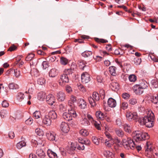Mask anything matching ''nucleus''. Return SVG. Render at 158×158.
I'll list each match as a JSON object with an SVG mask.
<instances>
[{
	"instance_id": "nucleus-11",
	"label": "nucleus",
	"mask_w": 158,
	"mask_h": 158,
	"mask_svg": "<svg viewBox=\"0 0 158 158\" xmlns=\"http://www.w3.org/2000/svg\"><path fill=\"white\" fill-rule=\"evenodd\" d=\"M57 100L60 102L63 101L66 98V95L63 92L60 91L58 92L56 95Z\"/></svg>"
},
{
	"instance_id": "nucleus-38",
	"label": "nucleus",
	"mask_w": 158,
	"mask_h": 158,
	"mask_svg": "<svg viewBox=\"0 0 158 158\" xmlns=\"http://www.w3.org/2000/svg\"><path fill=\"white\" fill-rule=\"evenodd\" d=\"M151 83L153 88H158V81L156 80H153L151 81Z\"/></svg>"
},
{
	"instance_id": "nucleus-33",
	"label": "nucleus",
	"mask_w": 158,
	"mask_h": 158,
	"mask_svg": "<svg viewBox=\"0 0 158 158\" xmlns=\"http://www.w3.org/2000/svg\"><path fill=\"white\" fill-rule=\"evenodd\" d=\"M92 123L94 124L95 127L98 130L101 129V123L99 121H95L94 120H93V122Z\"/></svg>"
},
{
	"instance_id": "nucleus-32",
	"label": "nucleus",
	"mask_w": 158,
	"mask_h": 158,
	"mask_svg": "<svg viewBox=\"0 0 158 158\" xmlns=\"http://www.w3.org/2000/svg\"><path fill=\"white\" fill-rule=\"evenodd\" d=\"M8 87L10 89H16L19 88V86L17 84L13 83H11L8 85Z\"/></svg>"
},
{
	"instance_id": "nucleus-37",
	"label": "nucleus",
	"mask_w": 158,
	"mask_h": 158,
	"mask_svg": "<svg viewBox=\"0 0 158 158\" xmlns=\"http://www.w3.org/2000/svg\"><path fill=\"white\" fill-rule=\"evenodd\" d=\"M17 99L19 102L21 101L24 98V95L23 93H19L17 95Z\"/></svg>"
},
{
	"instance_id": "nucleus-10",
	"label": "nucleus",
	"mask_w": 158,
	"mask_h": 158,
	"mask_svg": "<svg viewBox=\"0 0 158 158\" xmlns=\"http://www.w3.org/2000/svg\"><path fill=\"white\" fill-rule=\"evenodd\" d=\"M69 76L65 74H62L60 77V80L62 82L60 81L59 82L60 85H62L63 84L68 83L69 81Z\"/></svg>"
},
{
	"instance_id": "nucleus-6",
	"label": "nucleus",
	"mask_w": 158,
	"mask_h": 158,
	"mask_svg": "<svg viewBox=\"0 0 158 158\" xmlns=\"http://www.w3.org/2000/svg\"><path fill=\"white\" fill-rule=\"evenodd\" d=\"M147 148L145 150V153L148 155H151L152 154L155 158H158V152H156L153 154L151 148V145L148 146V143H147Z\"/></svg>"
},
{
	"instance_id": "nucleus-27",
	"label": "nucleus",
	"mask_w": 158,
	"mask_h": 158,
	"mask_svg": "<svg viewBox=\"0 0 158 158\" xmlns=\"http://www.w3.org/2000/svg\"><path fill=\"white\" fill-rule=\"evenodd\" d=\"M103 154L107 158H113L114 156L113 153L109 151H104Z\"/></svg>"
},
{
	"instance_id": "nucleus-34",
	"label": "nucleus",
	"mask_w": 158,
	"mask_h": 158,
	"mask_svg": "<svg viewBox=\"0 0 158 158\" xmlns=\"http://www.w3.org/2000/svg\"><path fill=\"white\" fill-rule=\"evenodd\" d=\"M33 117L35 119H38L41 117V114L39 110L35 111L33 114Z\"/></svg>"
},
{
	"instance_id": "nucleus-18",
	"label": "nucleus",
	"mask_w": 158,
	"mask_h": 158,
	"mask_svg": "<svg viewBox=\"0 0 158 158\" xmlns=\"http://www.w3.org/2000/svg\"><path fill=\"white\" fill-rule=\"evenodd\" d=\"M82 119L80 121L81 123L83 126H86L89 124V121L87 120L86 116L85 115L82 116Z\"/></svg>"
},
{
	"instance_id": "nucleus-57",
	"label": "nucleus",
	"mask_w": 158,
	"mask_h": 158,
	"mask_svg": "<svg viewBox=\"0 0 158 158\" xmlns=\"http://www.w3.org/2000/svg\"><path fill=\"white\" fill-rule=\"evenodd\" d=\"M14 73L15 76L16 78L19 77L20 75V72L19 70L16 69L15 70Z\"/></svg>"
},
{
	"instance_id": "nucleus-48",
	"label": "nucleus",
	"mask_w": 158,
	"mask_h": 158,
	"mask_svg": "<svg viewBox=\"0 0 158 158\" xmlns=\"http://www.w3.org/2000/svg\"><path fill=\"white\" fill-rule=\"evenodd\" d=\"M78 88L81 92L84 93L86 91V89L85 87L82 85L80 84L77 85Z\"/></svg>"
},
{
	"instance_id": "nucleus-16",
	"label": "nucleus",
	"mask_w": 158,
	"mask_h": 158,
	"mask_svg": "<svg viewBox=\"0 0 158 158\" xmlns=\"http://www.w3.org/2000/svg\"><path fill=\"white\" fill-rule=\"evenodd\" d=\"M52 122L51 118L48 115H45L43 119V123L47 126H49Z\"/></svg>"
},
{
	"instance_id": "nucleus-15",
	"label": "nucleus",
	"mask_w": 158,
	"mask_h": 158,
	"mask_svg": "<svg viewBox=\"0 0 158 158\" xmlns=\"http://www.w3.org/2000/svg\"><path fill=\"white\" fill-rule=\"evenodd\" d=\"M55 133L53 132L48 131L46 133V136L48 139L50 141H53L55 140Z\"/></svg>"
},
{
	"instance_id": "nucleus-54",
	"label": "nucleus",
	"mask_w": 158,
	"mask_h": 158,
	"mask_svg": "<svg viewBox=\"0 0 158 158\" xmlns=\"http://www.w3.org/2000/svg\"><path fill=\"white\" fill-rule=\"evenodd\" d=\"M129 104L132 105H134L137 103V100L135 98H131L129 101Z\"/></svg>"
},
{
	"instance_id": "nucleus-26",
	"label": "nucleus",
	"mask_w": 158,
	"mask_h": 158,
	"mask_svg": "<svg viewBox=\"0 0 158 158\" xmlns=\"http://www.w3.org/2000/svg\"><path fill=\"white\" fill-rule=\"evenodd\" d=\"M117 68L114 66H111L109 68V72L113 76H115L116 75Z\"/></svg>"
},
{
	"instance_id": "nucleus-50",
	"label": "nucleus",
	"mask_w": 158,
	"mask_h": 158,
	"mask_svg": "<svg viewBox=\"0 0 158 158\" xmlns=\"http://www.w3.org/2000/svg\"><path fill=\"white\" fill-rule=\"evenodd\" d=\"M92 52L90 51H85L82 54L84 57H88L92 54Z\"/></svg>"
},
{
	"instance_id": "nucleus-9",
	"label": "nucleus",
	"mask_w": 158,
	"mask_h": 158,
	"mask_svg": "<svg viewBox=\"0 0 158 158\" xmlns=\"http://www.w3.org/2000/svg\"><path fill=\"white\" fill-rule=\"evenodd\" d=\"M134 138L136 141H141L142 140V137L141 136V132L139 131H135L132 134Z\"/></svg>"
},
{
	"instance_id": "nucleus-7",
	"label": "nucleus",
	"mask_w": 158,
	"mask_h": 158,
	"mask_svg": "<svg viewBox=\"0 0 158 158\" xmlns=\"http://www.w3.org/2000/svg\"><path fill=\"white\" fill-rule=\"evenodd\" d=\"M81 81L83 83H86L90 80V76L87 73H83L81 75Z\"/></svg>"
},
{
	"instance_id": "nucleus-47",
	"label": "nucleus",
	"mask_w": 158,
	"mask_h": 158,
	"mask_svg": "<svg viewBox=\"0 0 158 158\" xmlns=\"http://www.w3.org/2000/svg\"><path fill=\"white\" fill-rule=\"evenodd\" d=\"M34 56V54L33 53L29 54L26 57L25 60L26 61L31 60L33 58Z\"/></svg>"
},
{
	"instance_id": "nucleus-41",
	"label": "nucleus",
	"mask_w": 158,
	"mask_h": 158,
	"mask_svg": "<svg viewBox=\"0 0 158 158\" xmlns=\"http://www.w3.org/2000/svg\"><path fill=\"white\" fill-rule=\"evenodd\" d=\"M36 134L39 136H43L44 134L43 131L39 128H37L35 130Z\"/></svg>"
},
{
	"instance_id": "nucleus-8",
	"label": "nucleus",
	"mask_w": 158,
	"mask_h": 158,
	"mask_svg": "<svg viewBox=\"0 0 158 158\" xmlns=\"http://www.w3.org/2000/svg\"><path fill=\"white\" fill-rule=\"evenodd\" d=\"M47 103L49 105L52 106L56 103V99L54 96L52 94L48 95L46 98Z\"/></svg>"
},
{
	"instance_id": "nucleus-36",
	"label": "nucleus",
	"mask_w": 158,
	"mask_h": 158,
	"mask_svg": "<svg viewBox=\"0 0 158 158\" xmlns=\"http://www.w3.org/2000/svg\"><path fill=\"white\" fill-rule=\"evenodd\" d=\"M89 101L90 104L92 106L94 107L96 106V101L92 97H90L89 98Z\"/></svg>"
},
{
	"instance_id": "nucleus-3",
	"label": "nucleus",
	"mask_w": 158,
	"mask_h": 158,
	"mask_svg": "<svg viewBox=\"0 0 158 158\" xmlns=\"http://www.w3.org/2000/svg\"><path fill=\"white\" fill-rule=\"evenodd\" d=\"M77 116L75 110L72 108L68 110V112L63 113V118L65 120L68 121L72 120L73 118L76 117Z\"/></svg>"
},
{
	"instance_id": "nucleus-19",
	"label": "nucleus",
	"mask_w": 158,
	"mask_h": 158,
	"mask_svg": "<svg viewBox=\"0 0 158 158\" xmlns=\"http://www.w3.org/2000/svg\"><path fill=\"white\" fill-rule=\"evenodd\" d=\"M58 70L55 68L51 69L49 72V76L52 77H55L58 74Z\"/></svg>"
},
{
	"instance_id": "nucleus-25",
	"label": "nucleus",
	"mask_w": 158,
	"mask_h": 158,
	"mask_svg": "<svg viewBox=\"0 0 158 158\" xmlns=\"http://www.w3.org/2000/svg\"><path fill=\"white\" fill-rule=\"evenodd\" d=\"M49 117L53 119H56L57 118V115L56 113L54 110H51L49 112L48 115Z\"/></svg>"
},
{
	"instance_id": "nucleus-53",
	"label": "nucleus",
	"mask_w": 158,
	"mask_h": 158,
	"mask_svg": "<svg viewBox=\"0 0 158 158\" xmlns=\"http://www.w3.org/2000/svg\"><path fill=\"white\" fill-rule=\"evenodd\" d=\"M43 68L44 69H46L49 67L48 62L47 61H44L42 63Z\"/></svg>"
},
{
	"instance_id": "nucleus-55",
	"label": "nucleus",
	"mask_w": 158,
	"mask_h": 158,
	"mask_svg": "<svg viewBox=\"0 0 158 158\" xmlns=\"http://www.w3.org/2000/svg\"><path fill=\"white\" fill-rule=\"evenodd\" d=\"M65 90L68 93L70 94L72 93L73 90L72 88L69 85H67L65 87Z\"/></svg>"
},
{
	"instance_id": "nucleus-4",
	"label": "nucleus",
	"mask_w": 158,
	"mask_h": 158,
	"mask_svg": "<svg viewBox=\"0 0 158 158\" xmlns=\"http://www.w3.org/2000/svg\"><path fill=\"white\" fill-rule=\"evenodd\" d=\"M126 116L127 119L130 121L136 119L139 117V116L136 112H127Z\"/></svg>"
},
{
	"instance_id": "nucleus-45",
	"label": "nucleus",
	"mask_w": 158,
	"mask_h": 158,
	"mask_svg": "<svg viewBox=\"0 0 158 158\" xmlns=\"http://www.w3.org/2000/svg\"><path fill=\"white\" fill-rule=\"evenodd\" d=\"M31 73L32 76L35 77H37L39 75L38 71L35 69H33L31 70Z\"/></svg>"
},
{
	"instance_id": "nucleus-5",
	"label": "nucleus",
	"mask_w": 158,
	"mask_h": 158,
	"mask_svg": "<svg viewBox=\"0 0 158 158\" xmlns=\"http://www.w3.org/2000/svg\"><path fill=\"white\" fill-rule=\"evenodd\" d=\"M60 128L62 132L64 133H67L70 129L69 125L65 122L61 123L60 126Z\"/></svg>"
},
{
	"instance_id": "nucleus-39",
	"label": "nucleus",
	"mask_w": 158,
	"mask_h": 158,
	"mask_svg": "<svg viewBox=\"0 0 158 158\" xmlns=\"http://www.w3.org/2000/svg\"><path fill=\"white\" fill-rule=\"evenodd\" d=\"M141 136L142 137V140L148 139L149 136L148 133L145 132H141Z\"/></svg>"
},
{
	"instance_id": "nucleus-20",
	"label": "nucleus",
	"mask_w": 158,
	"mask_h": 158,
	"mask_svg": "<svg viewBox=\"0 0 158 158\" xmlns=\"http://www.w3.org/2000/svg\"><path fill=\"white\" fill-rule=\"evenodd\" d=\"M79 106L81 109H85L87 107V103L83 99L81 98L79 100Z\"/></svg>"
},
{
	"instance_id": "nucleus-43",
	"label": "nucleus",
	"mask_w": 158,
	"mask_h": 158,
	"mask_svg": "<svg viewBox=\"0 0 158 158\" xmlns=\"http://www.w3.org/2000/svg\"><path fill=\"white\" fill-rule=\"evenodd\" d=\"M129 80L131 82H134L136 80V77L134 74L130 75L129 76Z\"/></svg>"
},
{
	"instance_id": "nucleus-35",
	"label": "nucleus",
	"mask_w": 158,
	"mask_h": 158,
	"mask_svg": "<svg viewBox=\"0 0 158 158\" xmlns=\"http://www.w3.org/2000/svg\"><path fill=\"white\" fill-rule=\"evenodd\" d=\"M37 82L38 84L40 85H44L46 83V80L44 78L41 77L38 79Z\"/></svg>"
},
{
	"instance_id": "nucleus-24",
	"label": "nucleus",
	"mask_w": 158,
	"mask_h": 158,
	"mask_svg": "<svg viewBox=\"0 0 158 158\" xmlns=\"http://www.w3.org/2000/svg\"><path fill=\"white\" fill-rule=\"evenodd\" d=\"M96 116L98 119L101 120L104 119L105 115L101 111H98L96 112Z\"/></svg>"
},
{
	"instance_id": "nucleus-51",
	"label": "nucleus",
	"mask_w": 158,
	"mask_h": 158,
	"mask_svg": "<svg viewBox=\"0 0 158 158\" xmlns=\"http://www.w3.org/2000/svg\"><path fill=\"white\" fill-rule=\"evenodd\" d=\"M95 40L96 42L98 43H106L108 42V41L106 40L102 39H99L98 38H95Z\"/></svg>"
},
{
	"instance_id": "nucleus-59",
	"label": "nucleus",
	"mask_w": 158,
	"mask_h": 158,
	"mask_svg": "<svg viewBox=\"0 0 158 158\" xmlns=\"http://www.w3.org/2000/svg\"><path fill=\"white\" fill-rule=\"evenodd\" d=\"M151 101L153 103L156 104L158 102V98H157L156 96H153L152 98Z\"/></svg>"
},
{
	"instance_id": "nucleus-13",
	"label": "nucleus",
	"mask_w": 158,
	"mask_h": 158,
	"mask_svg": "<svg viewBox=\"0 0 158 158\" xmlns=\"http://www.w3.org/2000/svg\"><path fill=\"white\" fill-rule=\"evenodd\" d=\"M76 101V97L73 95H71L68 101V104L70 107L73 108L74 107V103Z\"/></svg>"
},
{
	"instance_id": "nucleus-61",
	"label": "nucleus",
	"mask_w": 158,
	"mask_h": 158,
	"mask_svg": "<svg viewBox=\"0 0 158 158\" xmlns=\"http://www.w3.org/2000/svg\"><path fill=\"white\" fill-rule=\"evenodd\" d=\"M122 97L123 98L127 99L130 97V95L127 93H124L122 94Z\"/></svg>"
},
{
	"instance_id": "nucleus-23",
	"label": "nucleus",
	"mask_w": 158,
	"mask_h": 158,
	"mask_svg": "<svg viewBox=\"0 0 158 158\" xmlns=\"http://www.w3.org/2000/svg\"><path fill=\"white\" fill-rule=\"evenodd\" d=\"M36 154L40 158H44L45 156V154L44 151L41 148L38 149L36 150Z\"/></svg>"
},
{
	"instance_id": "nucleus-12",
	"label": "nucleus",
	"mask_w": 158,
	"mask_h": 158,
	"mask_svg": "<svg viewBox=\"0 0 158 158\" xmlns=\"http://www.w3.org/2000/svg\"><path fill=\"white\" fill-rule=\"evenodd\" d=\"M133 89L136 94H140L143 92V89L138 84L135 85L134 86Z\"/></svg>"
},
{
	"instance_id": "nucleus-44",
	"label": "nucleus",
	"mask_w": 158,
	"mask_h": 158,
	"mask_svg": "<svg viewBox=\"0 0 158 158\" xmlns=\"http://www.w3.org/2000/svg\"><path fill=\"white\" fill-rule=\"evenodd\" d=\"M92 140L94 143L96 145H98L100 142V139H98L95 136H93L92 138Z\"/></svg>"
},
{
	"instance_id": "nucleus-60",
	"label": "nucleus",
	"mask_w": 158,
	"mask_h": 158,
	"mask_svg": "<svg viewBox=\"0 0 158 158\" xmlns=\"http://www.w3.org/2000/svg\"><path fill=\"white\" fill-rule=\"evenodd\" d=\"M2 106L4 107H7L9 105L8 102L6 100L3 101L2 103Z\"/></svg>"
},
{
	"instance_id": "nucleus-40",
	"label": "nucleus",
	"mask_w": 158,
	"mask_h": 158,
	"mask_svg": "<svg viewBox=\"0 0 158 158\" xmlns=\"http://www.w3.org/2000/svg\"><path fill=\"white\" fill-rule=\"evenodd\" d=\"M92 97L93 98H94V99L97 101H98L100 99L99 95L98 94L95 92H93Z\"/></svg>"
},
{
	"instance_id": "nucleus-63",
	"label": "nucleus",
	"mask_w": 158,
	"mask_h": 158,
	"mask_svg": "<svg viewBox=\"0 0 158 158\" xmlns=\"http://www.w3.org/2000/svg\"><path fill=\"white\" fill-rule=\"evenodd\" d=\"M77 148L79 150H83L85 148V147L84 144H78L77 146Z\"/></svg>"
},
{
	"instance_id": "nucleus-31",
	"label": "nucleus",
	"mask_w": 158,
	"mask_h": 158,
	"mask_svg": "<svg viewBox=\"0 0 158 158\" xmlns=\"http://www.w3.org/2000/svg\"><path fill=\"white\" fill-rule=\"evenodd\" d=\"M86 62L82 60H80L78 61L79 66L82 70H84V67L86 66Z\"/></svg>"
},
{
	"instance_id": "nucleus-46",
	"label": "nucleus",
	"mask_w": 158,
	"mask_h": 158,
	"mask_svg": "<svg viewBox=\"0 0 158 158\" xmlns=\"http://www.w3.org/2000/svg\"><path fill=\"white\" fill-rule=\"evenodd\" d=\"M128 107V104L127 102H123L120 105V107L123 110H126Z\"/></svg>"
},
{
	"instance_id": "nucleus-64",
	"label": "nucleus",
	"mask_w": 158,
	"mask_h": 158,
	"mask_svg": "<svg viewBox=\"0 0 158 158\" xmlns=\"http://www.w3.org/2000/svg\"><path fill=\"white\" fill-rule=\"evenodd\" d=\"M97 80L98 82H102L103 78L102 76L98 75L97 77Z\"/></svg>"
},
{
	"instance_id": "nucleus-58",
	"label": "nucleus",
	"mask_w": 158,
	"mask_h": 158,
	"mask_svg": "<svg viewBox=\"0 0 158 158\" xmlns=\"http://www.w3.org/2000/svg\"><path fill=\"white\" fill-rule=\"evenodd\" d=\"M33 123V119L32 118H29L25 121V123L28 125H30Z\"/></svg>"
},
{
	"instance_id": "nucleus-14",
	"label": "nucleus",
	"mask_w": 158,
	"mask_h": 158,
	"mask_svg": "<svg viewBox=\"0 0 158 158\" xmlns=\"http://www.w3.org/2000/svg\"><path fill=\"white\" fill-rule=\"evenodd\" d=\"M107 104L109 107L111 108H114L116 106V102L114 99L110 98L108 99Z\"/></svg>"
},
{
	"instance_id": "nucleus-42",
	"label": "nucleus",
	"mask_w": 158,
	"mask_h": 158,
	"mask_svg": "<svg viewBox=\"0 0 158 158\" xmlns=\"http://www.w3.org/2000/svg\"><path fill=\"white\" fill-rule=\"evenodd\" d=\"M79 133L81 135L84 136H87L89 134V132L87 131L84 129L80 130Z\"/></svg>"
},
{
	"instance_id": "nucleus-29",
	"label": "nucleus",
	"mask_w": 158,
	"mask_h": 158,
	"mask_svg": "<svg viewBox=\"0 0 158 158\" xmlns=\"http://www.w3.org/2000/svg\"><path fill=\"white\" fill-rule=\"evenodd\" d=\"M115 132L117 135L119 137H122L124 135V132L120 129H116L115 130Z\"/></svg>"
},
{
	"instance_id": "nucleus-17",
	"label": "nucleus",
	"mask_w": 158,
	"mask_h": 158,
	"mask_svg": "<svg viewBox=\"0 0 158 158\" xmlns=\"http://www.w3.org/2000/svg\"><path fill=\"white\" fill-rule=\"evenodd\" d=\"M123 127L124 130L126 132L130 133L132 131V127L130 124L125 123L123 125Z\"/></svg>"
},
{
	"instance_id": "nucleus-21",
	"label": "nucleus",
	"mask_w": 158,
	"mask_h": 158,
	"mask_svg": "<svg viewBox=\"0 0 158 158\" xmlns=\"http://www.w3.org/2000/svg\"><path fill=\"white\" fill-rule=\"evenodd\" d=\"M138 85L143 89H146L148 87V83L145 80H140L139 81V84Z\"/></svg>"
},
{
	"instance_id": "nucleus-49",
	"label": "nucleus",
	"mask_w": 158,
	"mask_h": 158,
	"mask_svg": "<svg viewBox=\"0 0 158 158\" xmlns=\"http://www.w3.org/2000/svg\"><path fill=\"white\" fill-rule=\"evenodd\" d=\"M60 63L63 65H66L68 63V60L65 58L62 57L60 59Z\"/></svg>"
},
{
	"instance_id": "nucleus-1",
	"label": "nucleus",
	"mask_w": 158,
	"mask_h": 158,
	"mask_svg": "<svg viewBox=\"0 0 158 158\" xmlns=\"http://www.w3.org/2000/svg\"><path fill=\"white\" fill-rule=\"evenodd\" d=\"M147 115L139 118L138 121L141 125H145L148 127H152L154 124V115L152 110L148 111Z\"/></svg>"
},
{
	"instance_id": "nucleus-52",
	"label": "nucleus",
	"mask_w": 158,
	"mask_h": 158,
	"mask_svg": "<svg viewBox=\"0 0 158 158\" xmlns=\"http://www.w3.org/2000/svg\"><path fill=\"white\" fill-rule=\"evenodd\" d=\"M133 61L135 64L136 65H137L140 64L141 62V58L137 57L134 58Z\"/></svg>"
},
{
	"instance_id": "nucleus-2",
	"label": "nucleus",
	"mask_w": 158,
	"mask_h": 158,
	"mask_svg": "<svg viewBox=\"0 0 158 158\" xmlns=\"http://www.w3.org/2000/svg\"><path fill=\"white\" fill-rule=\"evenodd\" d=\"M122 142L124 148L127 149H133L135 147V144L133 140L130 138L123 139Z\"/></svg>"
},
{
	"instance_id": "nucleus-30",
	"label": "nucleus",
	"mask_w": 158,
	"mask_h": 158,
	"mask_svg": "<svg viewBox=\"0 0 158 158\" xmlns=\"http://www.w3.org/2000/svg\"><path fill=\"white\" fill-rule=\"evenodd\" d=\"M26 142L24 141H21L16 144V146L18 149H20L22 147L26 146Z\"/></svg>"
},
{
	"instance_id": "nucleus-62",
	"label": "nucleus",
	"mask_w": 158,
	"mask_h": 158,
	"mask_svg": "<svg viewBox=\"0 0 158 158\" xmlns=\"http://www.w3.org/2000/svg\"><path fill=\"white\" fill-rule=\"evenodd\" d=\"M116 123L118 126H121L122 125V120L119 118H117L116 121Z\"/></svg>"
},
{
	"instance_id": "nucleus-28",
	"label": "nucleus",
	"mask_w": 158,
	"mask_h": 158,
	"mask_svg": "<svg viewBox=\"0 0 158 158\" xmlns=\"http://www.w3.org/2000/svg\"><path fill=\"white\" fill-rule=\"evenodd\" d=\"M45 93L41 91L38 93L37 98L39 100L42 101L45 99Z\"/></svg>"
},
{
	"instance_id": "nucleus-56",
	"label": "nucleus",
	"mask_w": 158,
	"mask_h": 158,
	"mask_svg": "<svg viewBox=\"0 0 158 158\" xmlns=\"http://www.w3.org/2000/svg\"><path fill=\"white\" fill-rule=\"evenodd\" d=\"M72 70L71 69H65L64 71V74L67 75L68 76L70 74H72Z\"/></svg>"
},
{
	"instance_id": "nucleus-22",
	"label": "nucleus",
	"mask_w": 158,
	"mask_h": 158,
	"mask_svg": "<svg viewBox=\"0 0 158 158\" xmlns=\"http://www.w3.org/2000/svg\"><path fill=\"white\" fill-rule=\"evenodd\" d=\"M47 153L48 156L50 158H57V156L56 153L51 149H48Z\"/></svg>"
}]
</instances>
